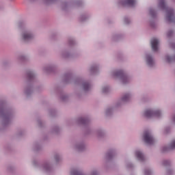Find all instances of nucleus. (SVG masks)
I'll list each match as a JSON object with an SVG mask.
<instances>
[{
    "label": "nucleus",
    "mask_w": 175,
    "mask_h": 175,
    "mask_svg": "<svg viewBox=\"0 0 175 175\" xmlns=\"http://www.w3.org/2000/svg\"><path fill=\"white\" fill-rule=\"evenodd\" d=\"M161 116V112L159 111H151V109H148L145 111V117H147L148 118H152V117H156L159 118Z\"/></svg>",
    "instance_id": "obj_1"
},
{
    "label": "nucleus",
    "mask_w": 175,
    "mask_h": 175,
    "mask_svg": "<svg viewBox=\"0 0 175 175\" xmlns=\"http://www.w3.org/2000/svg\"><path fill=\"white\" fill-rule=\"evenodd\" d=\"M144 141L146 142V144L150 145L154 144V138H152L149 131H145L144 133Z\"/></svg>",
    "instance_id": "obj_2"
},
{
    "label": "nucleus",
    "mask_w": 175,
    "mask_h": 175,
    "mask_svg": "<svg viewBox=\"0 0 175 175\" xmlns=\"http://www.w3.org/2000/svg\"><path fill=\"white\" fill-rule=\"evenodd\" d=\"M159 42L157 38H152L150 44L152 45V49L154 51H158V44Z\"/></svg>",
    "instance_id": "obj_3"
},
{
    "label": "nucleus",
    "mask_w": 175,
    "mask_h": 175,
    "mask_svg": "<svg viewBox=\"0 0 175 175\" xmlns=\"http://www.w3.org/2000/svg\"><path fill=\"white\" fill-rule=\"evenodd\" d=\"M32 34L29 33H25L23 35V40H24L25 41L30 40L31 39H32Z\"/></svg>",
    "instance_id": "obj_4"
},
{
    "label": "nucleus",
    "mask_w": 175,
    "mask_h": 175,
    "mask_svg": "<svg viewBox=\"0 0 175 175\" xmlns=\"http://www.w3.org/2000/svg\"><path fill=\"white\" fill-rule=\"evenodd\" d=\"M124 5H126L130 7H133L135 5V0H126Z\"/></svg>",
    "instance_id": "obj_5"
},
{
    "label": "nucleus",
    "mask_w": 175,
    "mask_h": 175,
    "mask_svg": "<svg viewBox=\"0 0 175 175\" xmlns=\"http://www.w3.org/2000/svg\"><path fill=\"white\" fill-rule=\"evenodd\" d=\"M135 154H136L137 159H138V160H140V161L144 160V157L143 156V154L141 152L136 151Z\"/></svg>",
    "instance_id": "obj_6"
},
{
    "label": "nucleus",
    "mask_w": 175,
    "mask_h": 175,
    "mask_svg": "<svg viewBox=\"0 0 175 175\" xmlns=\"http://www.w3.org/2000/svg\"><path fill=\"white\" fill-rule=\"evenodd\" d=\"M159 6L162 10H165L166 9V5H165V0H159Z\"/></svg>",
    "instance_id": "obj_7"
},
{
    "label": "nucleus",
    "mask_w": 175,
    "mask_h": 175,
    "mask_svg": "<svg viewBox=\"0 0 175 175\" xmlns=\"http://www.w3.org/2000/svg\"><path fill=\"white\" fill-rule=\"evenodd\" d=\"M147 64L148 66H152L154 64V61L150 56H147Z\"/></svg>",
    "instance_id": "obj_8"
},
{
    "label": "nucleus",
    "mask_w": 175,
    "mask_h": 175,
    "mask_svg": "<svg viewBox=\"0 0 175 175\" xmlns=\"http://www.w3.org/2000/svg\"><path fill=\"white\" fill-rule=\"evenodd\" d=\"M166 62H175V55L173 57L166 56Z\"/></svg>",
    "instance_id": "obj_9"
},
{
    "label": "nucleus",
    "mask_w": 175,
    "mask_h": 175,
    "mask_svg": "<svg viewBox=\"0 0 175 175\" xmlns=\"http://www.w3.org/2000/svg\"><path fill=\"white\" fill-rule=\"evenodd\" d=\"M90 85L89 83H83V89H84V90L88 91V89L90 88Z\"/></svg>",
    "instance_id": "obj_10"
},
{
    "label": "nucleus",
    "mask_w": 175,
    "mask_h": 175,
    "mask_svg": "<svg viewBox=\"0 0 175 175\" xmlns=\"http://www.w3.org/2000/svg\"><path fill=\"white\" fill-rule=\"evenodd\" d=\"M129 98H130L129 94H125V96H123V98H122V100L124 102H126L129 100Z\"/></svg>",
    "instance_id": "obj_11"
},
{
    "label": "nucleus",
    "mask_w": 175,
    "mask_h": 175,
    "mask_svg": "<svg viewBox=\"0 0 175 175\" xmlns=\"http://www.w3.org/2000/svg\"><path fill=\"white\" fill-rule=\"evenodd\" d=\"M70 175H79V172L77 170H72L70 172Z\"/></svg>",
    "instance_id": "obj_12"
},
{
    "label": "nucleus",
    "mask_w": 175,
    "mask_h": 175,
    "mask_svg": "<svg viewBox=\"0 0 175 175\" xmlns=\"http://www.w3.org/2000/svg\"><path fill=\"white\" fill-rule=\"evenodd\" d=\"M175 148V140L171 142L170 144V149H174Z\"/></svg>",
    "instance_id": "obj_13"
},
{
    "label": "nucleus",
    "mask_w": 175,
    "mask_h": 175,
    "mask_svg": "<svg viewBox=\"0 0 175 175\" xmlns=\"http://www.w3.org/2000/svg\"><path fill=\"white\" fill-rule=\"evenodd\" d=\"M122 74H123L122 70H119V71L116 72V76H120V75H122Z\"/></svg>",
    "instance_id": "obj_14"
},
{
    "label": "nucleus",
    "mask_w": 175,
    "mask_h": 175,
    "mask_svg": "<svg viewBox=\"0 0 175 175\" xmlns=\"http://www.w3.org/2000/svg\"><path fill=\"white\" fill-rule=\"evenodd\" d=\"M150 174H151V171H149V170L145 171V175H150Z\"/></svg>",
    "instance_id": "obj_15"
},
{
    "label": "nucleus",
    "mask_w": 175,
    "mask_h": 175,
    "mask_svg": "<svg viewBox=\"0 0 175 175\" xmlns=\"http://www.w3.org/2000/svg\"><path fill=\"white\" fill-rule=\"evenodd\" d=\"M28 77H29V79L32 78V77H33V74H32V72H29V73L28 74Z\"/></svg>",
    "instance_id": "obj_16"
},
{
    "label": "nucleus",
    "mask_w": 175,
    "mask_h": 175,
    "mask_svg": "<svg viewBox=\"0 0 175 175\" xmlns=\"http://www.w3.org/2000/svg\"><path fill=\"white\" fill-rule=\"evenodd\" d=\"M172 34V31H169V32H168V36H171Z\"/></svg>",
    "instance_id": "obj_17"
},
{
    "label": "nucleus",
    "mask_w": 175,
    "mask_h": 175,
    "mask_svg": "<svg viewBox=\"0 0 175 175\" xmlns=\"http://www.w3.org/2000/svg\"><path fill=\"white\" fill-rule=\"evenodd\" d=\"M107 88H103V92H107Z\"/></svg>",
    "instance_id": "obj_18"
},
{
    "label": "nucleus",
    "mask_w": 175,
    "mask_h": 175,
    "mask_svg": "<svg viewBox=\"0 0 175 175\" xmlns=\"http://www.w3.org/2000/svg\"><path fill=\"white\" fill-rule=\"evenodd\" d=\"M125 81H127V78L123 79V83H125Z\"/></svg>",
    "instance_id": "obj_19"
},
{
    "label": "nucleus",
    "mask_w": 175,
    "mask_h": 175,
    "mask_svg": "<svg viewBox=\"0 0 175 175\" xmlns=\"http://www.w3.org/2000/svg\"><path fill=\"white\" fill-rule=\"evenodd\" d=\"M150 14H152V10H150Z\"/></svg>",
    "instance_id": "obj_20"
},
{
    "label": "nucleus",
    "mask_w": 175,
    "mask_h": 175,
    "mask_svg": "<svg viewBox=\"0 0 175 175\" xmlns=\"http://www.w3.org/2000/svg\"><path fill=\"white\" fill-rule=\"evenodd\" d=\"M93 175H96V173H93Z\"/></svg>",
    "instance_id": "obj_21"
},
{
    "label": "nucleus",
    "mask_w": 175,
    "mask_h": 175,
    "mask_svg": "<svg viewBox=\"0 0 175 175\" xmlns=\"http://www.w3.org/2000/svg\"><path fill=\"white\" fill-rule=\"evenodd\" d=\"M165 163H168V161H165Z\"/></svg>",
    "instance_id": "obj_22"
},
{
    "label": "nucleus",
    "mask_w": 175,
    "mask_h": 175,
    "mask_svg": "<svg viewBox=\"0 0 175 175\" xmlns=\"http://www.w3.org/2000/svg\"><path fill=\"white\" fill-rule=\"evenodd\" d=\"M108 157H111V155H110V154H109V155H108Z\"/></svg>",
    "instance_id": "obj_23"
}]
</instances>
